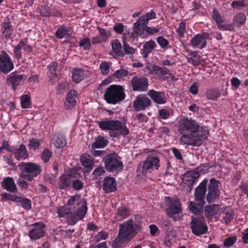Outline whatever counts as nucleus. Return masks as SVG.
<instances>
[{
    "mask_svg": "<svg viewBox=\"0 0 248 248\" xmlns=\"http://www.w3.org/2000/svg\"><path fill=\"white\" fill-rule=\"evenodd\" d=\"M178 131L182 135L180 141L193 146H201L209 135L206 127L200 125L192 119H181L179 123Z\"/></svg>",
    "mask_w": 248,
    "mask_h": 248,
    "instance_id": "f257e3e1",
    "label": "nucleus"
},
{
    "mask_svg": "<svg viewBox=\"0 0 248 248\" xmlns=\"http://www.w3.org/2000/svg\"><path fill=\"white\" fill-rule=\"evenodd\" d=\"M87 210L85 200L79 194H76L68 201L67 206L58 208L57 213L60 217L66 216L68 224L73 225L84 217Z\"/></svg>",
    "mask_w": 248,
    "mask_h": 248,
    "instance_id": "f03ea898",
    "label": "nucleus"
},
{
    "mask_svg": "<svg viewBox=\"0 0 248 248\" xmlns=\"http://www.w3.org/2000/svg\"><path fill=\"white\" fill-rule=\"evenodd\" d=\"M18 167L21 177L30 182L33 181L42 171L41 166L33 162H21Z\"/></svg>",
    "mask_w": 248,
    "mask_h": 248,
    "instance_id": "7ed1b4c3",
    "label": "nucleus"
},
{
    "mask_svg": "<svg viewBox=\"0 0 248 248\" xmlns=\"http://www.w3.org/2000/svg\"><path fill=\"white\" fill-rule=\"evenodd\" d=\"M104 96L108 103L116 104L125 98L124 89L122 86L111 85L107 89Z\"/></svg>",
    "mask_w": 248,
    "mask_h": 248,
    "instance_id": "20e7f679",
    "label": "nucleus"
},
{
    "mask_svg": "<svg viewBox=\"0 0 248 248\" xmlns=\"http://www.w3.org/2000/svg\"><path fill=\"white\" fill-rule=\"evenodd\" d=\"M99 127L105 130L117 131L123 136H127L129 133L128 129L125 124L118 120H108L106 119L97 123Z\"/></svg>",
    "mask_w": 248,
    "mask_h": 248,
    "instance_id": "39448f33",
    "label": "nucleus"
},
{
    "mask_svg": "<svg viewBox=\"0 0 248 248\" xmlns=\"http://www.w3.org/2000/svg\"><path fill=\"white\" fill-rule=\"evenodd\" d=\"M159 166V159L157 157L149 155L144 162L139 163L137 170L139 173L145 175L148 170H158Z\"/></svg>",
    "mask_w": 248,
    "mask_h": 248,
    "instance_id": "423d86ee",
    "label": "nucleus"
},
{
    "mask_svg": "<svg viewBox=\"0 0 248 248\" xmlns=\"http://www.w3.org/2000/svg\"><path fill=\"white\" fill-rule=\"evenodd\" d=\"M105 167L107 171H112L116 170H121L123 164L121 161V158L115 153H111L106 155L103 158Z\"/></svg>",
    "mask_w": 248,
    "mask_h": 248,
    "instance_id": "0eeeda50",
    "label": "nucleus"
},
{
    "mask_svg": "<svg viewBox=\"0 0 248 248\" xmlns=\"http://www.w3.org/2000/svg\"><path fill=\"white\" fill-rule=\"evenodd\" d=\"M210 168L209 164H202L197 168L196 170H194L185 176L184 180L185 181L186 184L190 186V190L195 184L197 179L200 176V173L207 172Z\"/></svg>",
    "mask_w": 248,
    "mask_h": 248,
    "instance_id": "6e6552de",
    "label": "nucleus"
},
{
    "mask_svg": "<svg viewBox=\"0 0 248 248\" xmlns=\"http://www.w3.org/2000/svg\"><path fill=\"white\" fill-rule=\"evenodd\" d=\"M119 228V237L121 239H131L136 234L137 228L134 229L132 219L121 224Z\"/></svg>",
    "mask_w": 248,
    "mask_h": 248,
    "instance_id": "1a4fd4ad",
    "label": "nucleus"
},
{
    "mask_svg": "<svg viewBox=\"0 0 248 248\" xmlns=\"http://www.w3.org/2000/svg\"><path fill=\"white\" fill-rule=\"evenodd\" d=\"M191 229L193 233L199 236L205 234L207 231V226L203 217H191Z\"/></svg>",
    "mask_w": 248,
    "mask_h": 248,
    "instance_id": "9d476101",
    "label": "nucleus"
},
{
    "mask_svg": "<svg viewBox=\"0 0 248 248\" xmlns=\"http://www.w3.org/2000/svg\"><path fill=\"white\" fill-rule=\"evenodd\" d=\"M45 233V225L43 222H37L30 225L28 236L31 240L36 241L43 237Z\"/></svg>",
    "mask_w": 248,
    "mask_h": 248,
    "instance_id": "9b49d317",
    "label": "nucleus"
},
{
    "mask_svg": "<svg viewBox=\"0 0 248 248\" xmlns=\"http://www.w3.org/2000/svg\"><path fill=\"white\" fill-rule=\"evenodd\" d=\"M166 201L168 200V208L167 209V215L171 217H172L175 220L177 218L174 215L179 214L182 212L181 205L180 201L178 199H171L169 197H165Z\"/></svg>",
    "mask_w": 248,
    "mask_h": 248,
    "instance_id": "f8f14e48",
    "label": "nucleus"
},
{
    "mask_svg": "<svg viewBox=\"0 0 248 248\" xmlns=\"http://www.w3.org/2000/svg\"><path fill=\"white\" fill-rule=\"evenodd\" d=\"M151 100L145 94H140L137 95L133 103V107L136 111L145 110L151 106Z\"/></svg>",
    "mask_w": 248,
    "mask_h": 248,
    "instance_id": "ddd939ff",
    "label": "nucleus"
},
{
    "mask_svg": "<svg viewBox=\"0 0 248 248\" xmlns=\"http://www.w3.org/2000/svg\"><path fill=\"white\" fill-rule=\"evenodd\" d=\"M131 82L134 91L144 92L148 90V80L146 78L135 76L132 78Z\"/></svg>",
    "mask_w": 248,
    "mask_h": 248,
    "instance_id": "4468645a",
    "label": "nucleus"
},
{
    "mask_svg": "<svg viewBox=\"0 0 248 248\" xmlns=\"http://www.w3.org/2000/svg\"><path fill=\"white\" fill-rule=\"evenodd\" d=\"M207 180L204 179L195 188L194 196V200L198 202L205 204V195L207 191Z\"/></svg>",
    "mask_w": 248,
    "mask_h": 248,
    "instance_id": "2eb2a0df",
    "label": "nucleus"
},
{
    "mask_svg": "<svg viewBox=\"0 0 248 248\" xmlns=\"http://www.w3.org/2000/svg\"><path fill=\"white\" fill-rule=\"evenodd\" d=\"M218 181L215 178L210 180L209 185L208 187V193L206 200L208 203H212L216 199L218 195Z\"/></svg>",
    "mask_w": 248,
    "mask_h": 248,
    "instance_id": "dca6fc26",
    "label": "nucleus"
},
{
    "mask_svg": "<svg viewBox=\"0 0 248 248\" xmlns=\"http://www.w3.org/2000/svg\"><path fill=\"white\" fill-rule=\"evenodd\" d=\"M152 74H155L160 78H163L164 80L170 79L173 80L174 76L166 67H161L157 65H154L149 68Z\"/></svg>",
    "mask_w": 248,
    "mask_h": 248,
    "instance_id": "f3484780",
    "label": "nucleus"
},
{
    "mask_svg": "<svg viewBox=\"0 0 248 248\" xmlns=\"http://www.w3.org/2000/svg\"><path fill=\"white\" fill-rule=\"evenodd\" d=\"M209 37V34L208 33L204 32L201 34H197L191 39V45L193 47H197L199 49H202L206 46V39Z\"/></svg>",
    "mask_w": 248,
    "mask_h": 248,
    "instance_id": "a211bd4d",
    "label": "nucleus"
},
{
    "mask_svg": "<svg viewBox=\"0 0 248 248\" xmlns=\"http://www.w3.org/2000/svg\"><path fill=\"white\" fill-rule=\"evenodd\" d=\"M14 65L10 57L5 52L0 54V70L7 73L13 69Z\"/></svg>",
    "mask_w": 248,
    "mask_h": 248,
    "instance_id": "6ab92c4d",
    "label": "nucleus"
},
{
    "mask_svg": "<svg viewBox=\"0 0 248 248\" xmlns=\"http://www.w3.org/2000/svg\"><path fill=\"white\" fill-rule=\"evenodd\" d=\"M147 95L156 104L162 105L166 103L167 98L163 92L150 90L148 92Z\"/></svg>",
    "mask_w": 248,
    "mask_h": 248,
    "instance_id": "aec40b11",
    "label": "nucleus"
},
{
    "mask_svg": "<svg viewBox=\"0 0 248 248\" xmlns=\"http://www.w3.org/2000/svg\"><path fill=\"white\" fill-rule=\"evenodd\" d=\"M26 77L24 75H19L16 73L11 74L7 79L8 85L12 86L14 90H15L17 87L20 84L23 79L25 78Z\"/></svg>",
    "mask_w": 248,
    "mask_h": 248,
    "instance_id": "412c9836",
    "label": "nucleus"
},
{
    "mask_svg": "<svg viewBox=\"0 0 248 248\" xmlns=\"http://www.w3.org/2000/svg\"><path fill=\"white\" fill-rule=\"evenodd\" d=\"M103 189L106 193H108L116 190V183L113 177H106L103 180Z\"/></svg>",
    "mask_w": 248,
    "mask_h": 248,
    "instance_id": "4be33fe9",
    "label": "nucleus"
},
{
    "mask_svg": "<svg viewBox=\"0 0 248 248\" xmlns=\"http://www.w3.org/2000/svg\"><path fill=\"white\" fill-rule=\"evenodd\" d=\"M204 204L197 201H191L188 206L189 210L195 215H201L203 213V208Z\"/></svg>",
    "mask_w": 248,
    "mask_h": 248,
    "instance_id": "5701e85b",
    "label": "nucleus"
},
{
    "mask_svg": "<svg viewBox=\"0 0 248 248\" xmlns=\"http://www.w3.org/2000/svg\"><path fill=\"white\" fill-rule=\"evenodd\" d=\"M2 187L11 192H15L17 190L16 186L13 178L7 177L4 178L1 182Z\"/></svg>",
    "mask_w": 248,
    "mask_h": 248,
    "instance_id": "b1692460",
    "label": "nucleus"
},
{
    "mask_svg": "<svg viewBox=\"0 0 248 248\" xmlns=\"http://www.w3.org/2000/svg\"><path fill=\"white\" fill-rule=\"evenodd\" d=\"M78 93L76 90H71L67 95V98L64 103V106L66 109L73 108L76 104V98Z\"/></svg>",
    "mask_w": 248,
    "mask_h": 248,
    "instance_id": "393cba45",
    "label": "nucleus"
},
{
    "mask_svg": "<svg viewBox=\"0 0 248 248\" xmlns=\"http://www.w3.org/2000/svg\"><path fill=\"white\" fill-rule=\"evenodd\" d=\"M130 215V211L126 207L121 206L118 208L114 219L115 221H122L128 217Z\"/></svg>",
    "mask_w": 248,
    "mask_h": 248,
    "instance_id": "a878e982",
    "label": "nucleus"
},
{
    "mask_svg": "<svg viewBox=\"0 0 248 248\" xmlns=\"http://www.w3.org/2000/svg\"><path fill=\"white\" fill-rule=\"evenodd\" d=\"M11 152L18 160L21 159H26L29 156L26 148L23 144H21L18 148L12 150Z\"/></svg>",
    "mask_w": 248,
    "mask_h": 248,
    "instance_id": "bb28decb",
    "label": "nucleus"
},
{
    "mask_svg": "<svg viewBox=\"0 0 248 248\" xmlns=\"http://www.w3.org/2000/svg\"><path fill=\"white\" fill-rule=\"evenodd\" d=\"M72 176L69 174H64L62 175L59 179V182L58 184V187L59 189H65L69 187L72 181Z\"/></svg>",
    "mask_w": 248,
    "mask_h": 248,
    "instance_id": "cd10ccee",
    "label": "nucleus"
},
{
    "mask_svg": "<svg viewBox=\"0 0 248 248\" xmlns=\"http://www.w3.org/2000/svg\"><path fill=\"white\" fill-rule=\"evenodd\" d=\"M8 199L15 202L25 209L30 210L31 208V202L28 199L18 197H13Z\"/></svg>",
    "mask_w": 248,
    "mask_h": 248,
    "instance_id": "c85d7f7f",
    "label": "nucleus"
},
{
    "mask_svg": "<svg viewBox=\"0 0 248 248\" xmlns=\"http://www.w3.org/2000/svg\"><path fill=\"white\" fill-rule=\"evenodd\" d=\"M218 210L219 207L217 204L207 205L204 208L205 216L207 218H211L217 214Z\"/></svg>",
    "mask_w": 248,
    "mask_h": 248,
    "instance_id": "c756f323",
    "label": "nucleus"
},
{
    "mask_svg": "<svg viewBox=\"0 0 248 248\" xmlns=\"http://www.w3.org/2000/svg\"><path fill=\"white\" fill-rule=\"evenodd\" d=\"M52 140L54 145L57 148H63L66 144L65 138L60 134L54 135Z\"/></svg>",
    "mask_w": 248,
    "mask_h": 248,
    "instance_id": "7c9ffc66",
    "label": "nucleus"
},
{
    "mask_svg": "<svg viewBox=\"0 0 248 248\" xmlns=\"http://www.w3.org/2000/svg\"><path fill=\"white\" fill-rule=\"evenodd\" d=\"M108 142V141L105 137L99 135L95 138L94 142L92 143V148L93 149L104 148L107 146Z\"/></svg>",
    "mask_w": 248,
    "mask_h": 248,
    "instance_id": "2f4dec72",
    "label": "nucleus"
},
{
    "mask_svg": "<svg viewBox=\"0 0 248 248\" xmlns=\"http://www.w3.org/2000/svg\"><path fill=\"white\" fill-rule=\"evenodd\" d=\"M80 161L81 164L85 168H88L89 170H92L94 166L93 158L88 155H83L81 156Z\"/></svg>",
    "mask_w": 248,
    "mask_h": 248,
    "instance_id": "473e14b6",
    "label": "nucleus"
},
{
    "mask_svg": "<svg viewBox=\"0 0 248 248\" xmlns=\"http://www.w3.org/2000/svg\"><path fill=\"white\" fill-rule=\"evenodd\" d=\"M112 52L118 57H124V53L121 42L118 40H114L111 43Z\"/></svg>",
    "mask_w": 248,
    "mask_h": 248,
    "instance_id": "72a5a7b5",
    "label": "nucleus"
},
{
    "mask_svg": "<svg viewBox=\"0 0 248 248\" xmlns=\"http://www.w3.org/2000/svg\"><path fill=\"white\" fill-rule=\"evenodd\" d=\"M156 44L155 41L153 40H150L146 42L143 45V48L142 49V54L144 58H147L148 54L152 51L154 48Z\"/></svg>",
    "mask_w": 248,
    "mask_h": 248,
    "instance_id": "f704fd0d",
    "label": "nucleus"
},
{
    "mask_svg": "<svg viewBox=\"0 0 248 248\" xmlns=\"http://www.w3.org/2000/svg\"><path fill=\"white\" fill-rule=\"evenodd\" d=\"M143 22V21H141V19L139 18L138 20L133 25V30L138 35H142L145 30L147 25H144Z\"/></svg>",
    "mask_w": 248,
    "mask_h": 248,
    "instance_id": "c9c22d12",
    "label": "nucleus"
},
{
    "mask_svg": "<svg viewBox=\"0 0 248 248\" xmlns=\"http://www.w3.org/2000/svg\"><path fill=\"white\" fill-rule=\"evenodd\" d=\"M246 16L244 14L239 13L237 14L233 18V23L232 24L234 26L240 27L243 25L246 21Z\"/></svg>",
    "mask_w": 248,
    "mask_h": 248,
    "instance_id": "e433bc0d",
    "label": "nucleus"
},
{
    "mask_svg": "<svg viewBox=\"0 0 248 248\" xmlns=\"http://www.w3.org/2000/svg\"><path fill=\"white\" fill-rule=\"evenodd\" d=\"M217 26L218 28L221 30L229 31H232L233 30V25L232 23H228L225 19L222 22L219 23Z\"/></svg>",
    "mask_w": 248,
    "mask_h": 248,
    "instance_id": "4c0bfd02",
    "label": "nucleus"
},
{
    "mask_svg": "<svg viewBox=\"0 0 248 248\" xmlns=\"http://www.w3.org/2000/svg\"><path fill=\"white\" fill-rule=\"evenodd\" d=\"M26 44V42L23 40H21L19 42V43L15 47L14 53L16 57L19 59L21 57L22 53H21V49H23L24 50L25 46Z\"/></svg>",
    "mask_w": 248,
    "mask_h": 248,
    "instance_id": "58836bf2",
    "label": "nucleus"
},
{
    "mask_svg": "<svg viewBox=\"0 0 248 248\" xmlns=\"http://www.w3.org/2000/svg\"><path fill=\"white\" fill-rule=\"evenodd\" d=\"M84 72L81 69L75 70L73 73L72 78L76 82H79L83 78Z\"/></svg>",
    "mask_w": 248,
    "mask_h": 248,
    "instance_id": "ea45409f",
    "label": "nucleus"
},
{
    "mask_svg": "<svg viewBox=\"0 0 248 248\" xmlns=\"http://www.w3.org/2000/svg\"><path fill=\"white\" fill-rule=\"evenodd\" d=\"M205 95L207 99L214 100L218 97L220 95V93L217 90L210 89L206 91Z\"/></svg>",
    "mask_w": 248,
    "mask_h": 248,
    "instance_id": "a19ab883",
    "label": "nucleus"
},
{
    "mask_svg": "<svg viewBox=\"0 0 248 248\" xmlns=\"http://www.w3.org/2000/svg\"><path fill=\"white\" fill-rule=\"evenodd\" d=\"M3 34L6 37H10L12 34V26L10 22H4L3 23Z\"/></svg>",
    "mask_w": 248,
    "mask_h": 248,
    "instance_id": "79ce46f5",
    "label": "nucleus"
},
{
    "mask_svg": "<svg viewBox=\"0 0 248 248\" xmlns=\"http://www.w3.org/2000/svg\"><path fill=\"white\" fill-rule=\"evenodd\" d=\"M72 187L75 190H81L84 186V184L81 180L73 179L71 181Z\"/></svg>",
    "mask_w": 248,
    "mask_h": 248,
    "instance_id": "37998d69",
    "label": "nucleus"
},
{
    "mask_svg": "<svg viewBox=\"0 0 248 248\" xmlns=\"http://www.w3.org/2000/svg\"><path fill=\"white\" fill-rule=\"evenodd\" d=\"M155 13L153 11H151L149 13H147L146 15L142 16L140 18L141 19V21H143V23L144 25H147L149 20L155 18Z\"/></svg>",
    "mask_w": 248,
    "mask_h": 248,
    "instance_id": "c03bdc74",
    "label": "nucleus"
},
{
    "mask_svg": "<svg viewBox=\"0 0 248 248\" xmlns=\"http://www.w3.org/2000/svg\"><path fill=\"white\" fill-rule=\"evenodd\" d=\"M57 67V63L53 62L49 65L48 66V68L49 71V77L50 78H53L57 76L56 69Z\"/></svg>",
    "mask_w": 248,
    "mask_h": 248,
    "instance_id": "a18cd8bd",
    "label": "nucleus"
},
{
    "mask_svg": "<svg viewBox=\"0 0 248 248\" xmlns=\"http://www.w3.org/2000/svg\"><path fill=\"white\" fill-rule=\"evenodd\" d=\"M31 104L30 98L27 95H23L21 97V105L23 108L29 107Z\"/></svg>",
    "mask_w": 248,
    "mask_h": 248,
    "instance_id": "49530a36",
    "label": "nucleus"
},
{
    "mask_svg": "<svg viewBox=\"0 0 248 248\" xmlns=\"http://www.w3.org/2000/svg\"><path fill=\"white\" fill-rule=\"evenodd\" d=\"M97 29L99 31V35L105 41H106L107 39L110 36L111 33L109 31H107L99 27H97Z\"/></svg>",
    "mask_w": 248,
    "mask_h": 248,
    "instance_id": "de8ad7c7",
    "label": "nucleus"
},
{
    "mask_svg": "<svg viewBox=\"0 0 248 248\" xmlns=\"http://www.w3.org/2000/svg\"><path fill=\"white\" fill-rule=\"evenodd\" d=\"M237 238L236 236H230L224 241V246L226 247L229 248L232 247L236 242Z\"/></svg>",
    "mask_w": 248,
    "mask_h": 248,
    "instance_id": "09e8293b",
    "label": "nucleus"
},
{
    "mask_svg": "<svg viewBox=\"0 0 248 248\" xmlns=\"http://www.w3.org/2000/svg\"><path fill=\"white\" fill-rule=\"evenodd\" d=\"M123 49L124 56L125 54H133L135 52V49L130 46L126 42H123Z\"/></svg>",
    "mask_w": 248,
    "mask_h": 248,
    "instance_id": "8fccbe9b",
    "label": "nucleus"
},
{
    "mask_svg": "<svg viewBox=\"0 0 248 248\" xmlns=\"http://www.w3.org/2000/svg\"><path fill=\"white\" fill-rule=\"evenodd\" d=\"M51 156L52 152L48 149L45 148L41 155V158L45 163H47Z\"/></svg>",
    "mask_w": 248,
    "mask_h": 248,
    "instance_id": "3c124183",
    "label": "nucleus"
},
{
    "mask_svg": "<svg viewBox=\"0 0 248 248\" xmlns=\"http://www.w3.org/2000/svg\"><path fill=\"white\" fill-rule=\"evenodd\" d=\"M170 116V112L169 110L166 109H161L158 111V118L166 120L168 119Z\"/></svg>",
    "mask_w": 248,
    "mask_h": 248,
    "instance_id": "603ef678",
    "label": "nucleus"
},
{
    "mask_svg": "<svg viewBox=\"0 0 248 248\" xmlns=\"http://www.w3.org/2000/svg\"><path fill=\"white\" fill-rule=\"evenodd\" d=\"M40 146V140L34 138L30 140L29 146L31 148H32L33 150H36L39 148Z\"/></svg>",
    "mask_w": 248,
    "mask_h": 248,
    "instance_id": "864d4df0",
    "label": "nucleus"
},
{
    "mask_svg": "<svg viewBox=\"0 0 248 248\" xmlns=\"http://www.w3.org/2000/svg\"><path fill=\"white\" fill-rule=\"evenodd\" d=\"M157 42L161 48L166 49L169 45L168 41L163 36H159L157 39Z\"/></svg>",
    "mask_w": 248,
    "mask_h": 248,
    "instance_id": "5fc2aeb1",
    "label": "nucleus"
},
{
    "mask_svg": "<svg viewBox=\"0 0 248 248\" xmlns=\"http://www.w3.org/2000/svg\"><path fill=\"white\" fill-rule=\"evenodd\" d=\"M212 18L216 21L217 25L224 20V18L215 9L213 10Z\"/></svg>",
    "mask_w": 248,
    "mask_h": 248,
    "instance_id": "6e6d98bb",
    "label": "nucleus"
},
{
    "mask_svg": "<svg viewBox=\"0 0 248 248\" xmlns=\"http://www.w3.org/2000/svg\"><path fill=\"white\" fill-rule=\"evenodd\" d=\"M128 74V71L127 70L124 69H121L116 70L114 73V76L116 78H122L126 76Z\"/></svg>",
    "mask_w": 248,
    "mask_h": 248,
    "instance_id": "4d7b16f0",
    "label": "nucleus"
},
{
    "mask_svg": "<svg viewBox=\"0 0 248 248\" xmlns=\"http://www.w3.org/2000/svg\"><path fill=\"white\" fill-rule=\"evenodd\" d=\"M67 30L66 28L61 27L59 28L56 32V36L58 38H62L67 33Z\"/></svg>",
    "mask_w": 248,
    "mask_h": 248,
    "instance_id": "13d9d810",
    "label": "nucleus"
},
{
    "mask_svg": "<svg viewBox=\"0 0 248 248\" xmlns=\"http://www.w3.org/2000/svg\"><path fill=\"white\" fill-rule=\"evenodd\" d=\"M233 218V212L229 210L225 212V215L223 217V220L226 224L229 223Z\"/></svg>",
    "mask_w": 248,
    "mask_h": 248,
    "instance_id": "bf43d9fd",
    "label": "nucleus"
},
{
    "mask_svg": "<svg viewBox=\"0 0 248 248\" xmlns=\"http://www.w3.org/2000/svg\"><path fill=\"white\" fill-rule=\"evenodd\" d=\"M68 88V84L67 83H61L59 84L57 91L59 94H63Z\"/></svg>",
    "mask_w": 248,
    "mask_h": 248,
    "instance_id": "052dcab7",
    "label": "nucleus"
},
{
    "mask_svg": "<svg viewBox=\"0 0 248 248\" xmlns=\"http://www.w3.org/2000/svg\"><path fill=\"white\" fill-rule=\"evenodd\" d=\"M25 180V179L22 178L20 175V178L17 181V184L20 187L24 189H27L28 188L29 184Z\"/></svg>",
    "mask_w": 248,
    "mask_h": 248,
    "instance_id": "680f3d73",
    "label": "nucleus"
},
{
    "mask_svg": "<svg viewBox=\"0 0 248 248\" xmlns=\"http://www.w3.org/2000/svg\"><path fill=\"white\" fill-rule=\"evenodd\" d=\"M100 68L103 74H106L109 72V65L107 62H102L100 65Z\"/></svg>",
    "mask_w": 248,
    "mask_h": 248,
    "instance_id": "e2e57ef3",
    "label": "nucleus"
},
{
    "mask_svg": "<svg viewBox=\"0 0 248 248\" xmlns=\"http://www.w3.org/2000/svg\"><path fill=\"white\" fill-rule=\"evenodd\" d=\"M40 14L44 16H50L49 8L47 6H41L39 9Z\"/></svg>",
    "mask_w": 248,
    "mask_h": 248,
    "instance_id": "0e129e2a",
    "label": "nucleus"
},
{
    "mask_svg": "<svg viewBox=\"0 0 248 248\" xmlns=\"http://www.w3.org/2000/svg\"><path fill=\"white\" fill-rule=\"evenodd\" d=\"M113 30L117 33H122L124 31V26L121 23H117L114 25Z\"/></svg>",
    "mask_w": 248,
    "mask_h": 248,
    "instance_id": "69168bd1",
    "label": "nucleus"
},
{
    "mask_svg": "<svg viewBox=\"0 0 248 248\" xmlns=\"http://www.w3.org/2000/svg\"><path fill=\"white\" fill-rule=\"evenodd\" d=\"M104 173L105 170L103 167L102 166H99L94 170L93 175V177L97 178L98 176H101Z\"/></svg>",
    "mask_w": 248,
    "mask_h": 248,
    "instance_id": "338daca9",
    "label": "nucleus"
},
{
    "mask_svg": "<svg viewBox=\"0 0 248 248\" xmlns=\"http://www.w3.org/2000/svg\"><path fill=\"white\" fill-rule=\"evenodd\" d=\"M126 240V239H121L119 237V235L117 238H116L112 243V248H120L124 241Z\"/></svg>",
    "mask_w": 248,
    "mask_h": 248,
    "instance_id": "774afa93",
    "label": "nucleus"
}]
</instances>
